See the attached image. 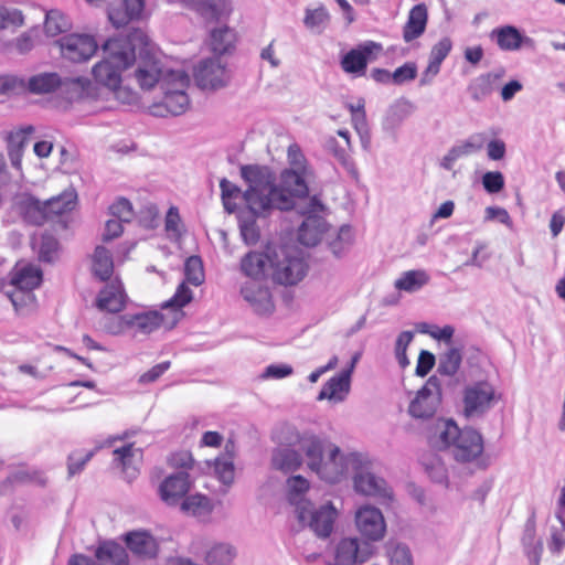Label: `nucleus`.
Listing matches in <instances>:
<instances>
[{"label": "nucleus", "instance_id": "obj_42", "mask_svg": "<svg viewBox=\"0 0 565 565\" xmlns=\"http://www.w3.org/2000/svg\"><path fill=\"white\" fill-rule=\"evenodd\" d=\"M235 33L227 25L214 28L210 32V46L214 53L224 54L233 47Z\"/></svg>", "mask_w": 565, "mask_h": 565}, {"label": "nucleus", "instance_id": "obj_63", "mask_svg": "<svg viewBox=\"0 0 565 565\" xmlns=\"http://www.w3.org/2000/svg\"><path fill=\"white\" fill-rule=\"evenodd\" d=\"M109 212L114 218L125 223L130 222L134 216L131 203L124 198L118 199L114 204H111L109 206Z\"/></svg>", "mask_w": 565, "mask_h": 565}, {"label": "nucleus", "instance_id": "obj_37", "mask_svg": "<svg viewBox=\"0 0 565 565\" xmlns=\"http://www.w3.org/2000/svg\"><path fill=\"white\" fill-rule=\"evenodd\" d=\"M234 443L232 440H227L224 447V454L214 460V472L220 481L226 486L232 484L234 481Z\"/></svg>", "mask_w": 565, "mask_h": 565}, {"label": "nucleus", "instance_id": "obj_41", "mask_svg": "<svg viewBox=\"0 0 565 565\" xmlns=\"http://www.w3.org/2000/svg\"><path fill=\"white\" fill-rule=\"evenodd\" d=\"M90 82L84 77L61 78L58 93L68 102L82 99L86 96Z\"/></svg>", "mask_w": 565, "mask_h": 565}, {"label": "nucleus", "instance_id": "obj_52", "mask_svg": "<svg viewBox=\"0 0 565 565\" xmlns=\"http://www.w3.org/2000/svg\"><path fill=\"white\" fill-rule=\"evenodd\" d=\"M486 143V135L484 134H475L471 135L467 140L455 145L450 148L452 153L457 159L462 157L471 156L478 151H480Z\"/></svg>", "mask_w": 565, "mask_h": 565}, {"label": "nucleus", "instance_id": "obj_54", "mask_svg": "<svg viewBox=\"0 0 565 565\" xmlns=\"http://www.w3.org/2000/svg\"><path fill=\"white\" fill-rule=\"evenodd\" d=\"M184 276L186 282L193 286H200L204 282V269L202 259L199 256H190L184 263Z\"/></svg>", "mask_w": 565, "mask_h": 565}, {"label": "nucleus", "instance_id": "obj_26", "mask_svg": "<svg viewBox=\"0 0 565 565\" xmlns=\"http://www.w3.org/2000/svg\"><path fill=\"white\" fill-rule=\"evenodd\" d=\"M143 7V0H120L118 6L108 9V19L115 28L125 26L141 17Z\"/></svg>", "mask_w": 565, "mask_h": 565}, {"label": "nucleus", "instance_id": "obj_2", "mask_svg": "<svg viewBox=\"0 0 565 565\" xmlns=\"http://www.w3.org/2000/svg\"><path fill=\"white\" fill-rule=\"evenodd\" d=\"M103 58L93 67V76L99 84L110 88L121 81V72L136 61L131 38H111L102 46Z\"/></svg>", "mask_w": 565, "mask_h": 565}, {"label": "nucleus", "instance_id": "obj_23", "mask_svg": "<svg viewBox=\"0 0 565 565\" xmlns=\"http://www.w3.org/2000/svg\"><path fill=\"white\" fill-rule=\"evenodd\" d=\"M134 63L137 64L135 78L141 89L149 90L156 84H159L160 88L162 89V79L170 71L163 72L159 61L152 57H140L139 60L136 58Z\"/></svg>", "mask_w": 565, "mask_h": 565}, {"label": "nucleus", "instance_id": "obj_6", "mask_svg": "<svg viewBox=\"0 0 565 565\" xmlns=\"http://www.w3.org/2000/svg\"><path fill=\"white\" fill-rule=\"evenodd\" d=\"M349 465H352L353 487L358 493L375 498L383 503L393 500L392 488L383 478L372 472L370 460L362 455L352 456Z\"/></svg>", "mask_w": 565, "mask_h": 565}, {"label": "nucleus", "instance_id": "obj_29", "mask_svg": "<svg viewBox=\"0 0 565 565\" xmlns=\"http://www.w3.org/2000/svg\"><path fill=\"white\" fill-rule=\"evenodd\" d=\"M428 10L425 3L414 6L403 28V39L406 43L419 38L426 30Z\"/></svg>", "mask_w": 565, "mask_h": 565}, {"label": "nucleus", "instance_id": "obj_47", "mask_svg": "<svg viewBox=\"0 0 565 565\" xmlns=\"http://www.w3.org/2000/svg\"><path fill=\"white\" fill-rule=\"evenodd\" d=\"M34 131L33 126H26L15 132H12L9 137L10 145V158L14 167L19 168L21 163V150L28 141L29 136Z\"/></svg>", "mask_w": 565, "mask_h": 565}, {"label": "nucleus", "instance_id": "obj_9", "mask_svg": "<svg viewBox=\"0 0 565 565\" xmlns=\"http://www.w3.org/2000/svg\"><path fill=\"white\" fill-rule=\"evenodd\" d=\"M324 205L317 195L309 199L301 214L306 215L305 221L298 230V239L305 246H316L328 230V224L320 215Z\"/></svg>", "mask_w": 565, "mask_h": 565}, {"label": "nucleus", "instance_id": "obj_55", "mask_svg": "<svg viewBox=\"0 0 565 565\" xmlns=\"http://www.w3.org/2000/svg\"><path fill=\"white\" fill-rule=\"evenodd\" d=\"M329 22V13L323 7L317 9H307L303 23L307 29L316 33H321Z\"/></svg>", "mask_w": 565, "mask_h": 565}, {"label": "nucleus", "instance_id": "obj_33", "mask_svg": "<svg viewBox=\"0 0 565 565\" xmlns=\"http://www.w3.org/2000/svg\"><path fill=\"white\" fill-rule=\"evenodd\" d=\"M139 455L140 450L134 448L131 444L114 450V462L122 470L128 481L134 480L138 475L137 456Z\"/></svg>", "mask_w": 565, "mask_h": 565}, {"label": "nucleus", "instance_id": "obj_19", "mask_svg": "<svg viewBox=\"0 0 565 565\" xmlns=\"http://www.w3.org/2000/svg\"><path fill=\"white\" fill-rule=\"evenodd\" d=\"M191 489L190 476L186 471H178L167 476L160 483V499L168 505H177Z\"/></svg>", "mask_w": 565, "mask_h": 565}, {"label": "nucleus", "instance_id": "obj_44", "mask_svg": "<svg viewBox=\"0 0 565 565\" xmlns=\"http://www.w3.org/2000/svg\"><path fill=\"white\" fill-rule=\"evenodd\" d=\"M72 28L70 19L60 10L46 11L44 20V32L47 36L54 38Z\"/></svg>", "mask_w": 565, "mask_h": 565}, {"label": "nucleus", "instance_id": "obj_12", "mask_svg": "<svg viewBox=\"0 0 565 565\" xmlns=\"http://www.w3.org/2000/svg\"><path fill=\"white\" fill-rule=\"evenodd\" d=\"M376 554L375 545L358 537H343L334 546L333 565H362Z\"/></svg>", "mask_w": 565, "mask_h": 565}, {"label": "nucleus", "instance_id": "obj_8", "mask_svg": "<svg viewBox=\"0 0 565 565\" xmlns=\"http://www.w3.org/2000/svg\"><path fill=\"white\" fill-rule=\"evenodd\" d=\"M42 270L33 264H17L11 273V286L14 291L8 292L14 307L32 301L34 296L31 291L42 282Z\"/></svg>", "mask_w": 565, "mask_h": 565}, {"label": "nucleus", "instance_id": "obj_58", "mask_svg": "<svg viewBox=\"0 0 565 565\" xmlns=\"http://www.w3.org/2000/svg\"><path fill=\"white\" fill-rule=\"evenodd\" d=\"M164 228L168 236L172 239H179L183 233V225L177 206H170L164 220Z\"/></svg>", "mask_w": 565, "mask_h": 565}, {"label": "nucleus", "instance_id": "obj_50", "mask_svg": "<svg viewBox=\"0 0 565 565\" xmlns=\"http://www.w3.org/2000/svg\"><path fill=\"white\" fill-rule=\"evenodd\" d=\"M354 233L350 225H342L335 237L330 241L329 246L332 254L341 257L353 244Z\"/></svg>", "mask_w": 565, "mask_h": 565}, {"label": "nucleus", "instance_id": "obj_3", "mask_svg": "<svg viewBox=\"0 0 565 565\" xmlns=\"http://www.w3.org/2000/svg\"><path fill=\"white\" fill-rule=\"evenodd\" d=\"M192 299V290L184 284H180L173 297L162 306L163 309H170V315L166 316L159 311L129 313L130 333L134 337L147 335L160 327L172 329L184 316L182 308Z\"/></svg>", "mask_w": 565, "mask_h": 565}, {"label": "nucleus", "instance_id": "obj_17", "mask_svg": "<svg viewBox=\"0 0 565 565\" xmlns=\"http://www.w3.org/2000/svg\"><path fill=\"white\" fill-rule=\"evenodd\" d=\"M76 203V193L74 191H64L57 196H53L46 201H40L35 198H28L26 206L39 213V218L44 220L55 215H61L72 211Z\"/></svg>", "mask_w": 565, "mask_h": 565}, {"label": "nucleus", "instance_id": "obj_11", "mask_svg": "<svg viewBox=\"0 0 565 565\" xmlns=\"http://www.w3.org/2000/svg\"><path fill=\"white\" fill-rule=\"evenodd\" d=\"M355 529L364 542H380L386 534V522L382 511L371 504H364L354 513Z\"/></svg>", "mask_w": 565, "mask_h": 565}, {"label": "nucleus", "instance_id": "obj_28", "mask_svg": "<svg viewBox=\"0 0 565 565\" xmlns=\"http://www.w3.org/2000/svg\"><path fill=\"white\" fill-rule=\"evenodd\" d=\"M241 294L257 313H268L273 310L271 296L268 288L256 282H246Z\"/></svg>", "mask_w": 565, "mask_h": 565}, {"label": "nucleus", "instance_id": "obj_34", "mask_svg": "<svg viewBox=\"0 0 565 565\" xmlns=\"http://www.w3.org/2000/svg\"><path fill=\"white\" fill-rule=\"evenodd\" d=\"M61 76L55 72H43L31 76L26 83L20 81L32 94L43 95L58 90Z\"/></svg>", "mask_w": 565, "mask_h": 565}, {"label": "nucleus", "instance_id": "obj_13", "mask_svg": "<svg viewBox=\"0 0 565 565\" xmlns=\"http://www.w3.org/2000/svg\"><path fill=\"white\" fill-rule=\"evenodd\" d=\"M440 401V386L436 376H430L411 402L408 413L414 418L431 417Z\"/></svg>", "mask_w": 565, "mask_h": 565}, {"label": "nucleus", "instance_id": "obj_5", "mask_svg": "<svg viewBox=\"0 0 565 565\" xmlns=\"http://www.w3.org/2000/svg\"><path fill=\"white\" fill-rule=\"evenodd\" d=\"M189 84L190 77L184 71L169 72L162 79V100L149 106L150 114L157 117L184 114L190 107V99L185 93Z\"/></svg>", "mask_w": 565, "mask_h": 565}, {"label": "nucleus", "instance_id": "obj_40", "mask_svg": "<svg viewBox=\"0 0 565 565\" xmlns=\"http://www.w3.org/2000/svg\"><path fill=\"white\" fill-rule=\"evenodd\" d=\"M92 270L100 280H107L114 271V262L110 252L104 246H97L92 256Z\"/></svg>", "mask_w": 565, "mask_h": 565}, {"label": "nucleus", "instance_id": "obj_20", "mask_svg": "<svg viewBox=\"0 0 565 565\" xmlns=\"http://www.w3.org/2000/svg\"><path fill=\"white\" fill-rule=\"evenodd\" d=\"M459 429L452 419L437 418L427 428V441L434 449L449 450Z\"/></svg>", "mask_w": 565, "mask_h": 565}, {"label": "nucleus", "instance_id": "obj_1", "mask_svg": "<svg viewBox=\"0 0 565 565\" xmlns=\"http://www.w3.org/2000/svg\"><path fill=\"white\" fill-rule=\"evenodd\" d=\"M241 177L247 184L250 207L258 214H266L294 210L297 199L308 196V182L313 173L282 170L276 183L268 168L243 166Z\"/></svg>", "mask_w": 565, "mask_h": 565}, {"label": "nucleus", "instance_id": "obj_43", "mask_svg": "<svg viewBox=\"0 0 565 565\" xmlns=\"http://www.w3.org/2000/svg\"><path fill=\"white\" fill-rule=\"evenodd\" d=\"M212 501L203 494H192L183 499L181 510L198 518L207 516L213 511Z\"/></svg>", "mask_w": 565, "mask_h": 565}, {"label": "nucleus", "instance_id": "obj_18", "mask_svg": "<svg viewBox=\"0 0 565 565\" xmlns=\"http://www.w3.org/2000/svg\"><path fill=\"white\" fill-rule=\"evenodd\" d=\"M195 81L202 88H220L228 82V74L220 58H206L195 68Z\"/></svg>", "mask_w": 565, "mask_h": 565}, {"label": "nucleus", "instance_id": "obj_35", "mask_svg": "<svg viewBox=\"0 0 565 565\" xmlns=\"http://www.w3.org/2000/svg\"><path fill=\"white\" fill-rule=\"evenodd\" d=\"M302 465L301 455L289 447H279L273 450L271 466L274 469L289 473L296 471Z\"/></svg>", "mask_w": 565, "mask_h": 565}, {"label": "nucleus", "instance_id": "obj_64", "mask_svg": "<svg viewBox=\"0 0 565 565\" xmlns=\"http://www.w3.org/2000/svg\"><path fill=\"white\" fill-rule=\"evenodd\" d=\"M114 97L122 105L135 106L139 104V94L129 86L120 85L110 87Z\"/></svg>", "mask_w": 565, "mask_h": 565}, {"label": "nucleus", "instance_id": "obj_22", "mask_svg": "<svg viewBox=\"0 0 565 565\" xmlns=\"http://www.w3.org/2000/svg\"><path fill=\"white\" fill-rule=\"evenodd\" d=\"M494 397V390L488 383H478L466 390L465 414L473 416L486 412Z\"/></svg>", "mask_w": 565, "mask_h": 565}, {"label": "nucleus", "instance_id": "obj_21", "mask_svg": "<svg viewBox=\"0 0 565 565\" xmlns=\"http://www.w3.org/2000/svg\"><path fill=\"white\" fill-rule=\"evenodd\" d=\"M243 201L245 203V207L239 210L237 218H238V227L241 232V236L245 244L254 245L258 242L260 237L259 227L257 225V218H266L269 217L273 213L258 214L252 207L247 199V189L244 191Z\"/></svg>", "mask_w": 565, "mask_h": 565}, {"label": "nucleus", "instance_id": "obj_48", "mask_svg": "<svg viewBox=\"0 0 565 565\" xmlns=\"http://www.w3.org/2000/svg\"><path fill=\"white\" fill-rule=\"evenodd\" d=\"M220 188L225 211L228 213H234L238 206L236 200H243L244 191H242L236 184L225 178L220 181Z\"/></svg>", "mask_w": 565, "mask_h": 565}, {"label": "nucleus", "instance_id": "obj_53", "mask_svg": "<svg viewBox=\"0 0 565 565\" xmlns=\"http://www.w3.org/2000/svg\"><path fill=\"white\" fill-rule=\"evenodd\" d=\"M288 499L291 504L298 508L299 504L310 503L302 499L305 492L309 489V482L301 476H294L287 480ZM297 509H295L296 511Z\"/></svg>", "mask_w": 565, "mask_h": 565}, {"label": "nucleus", "instance_id": "obj_24", "mask_svg": "<svg viewBox=\"0 0 565 565\" xmlns=\"http://www.w3.org/2000/svg\"><path fill=\"white\" fill-rule=\"evenodd\" d=\"M271 247L274 245H268L263 252L253 250L247 253L241 260L243 274L253 279L269 277Z\"/></svg>", "mask_w": 565, "mask_h": 565}, {"label": "nucleus", "instance_id": "obj_49", "mask_svg": "<svg viewBox=\"0 0 565 565\" xmlns=\"http://www.w3.org/2000/svg\"><path fill=\"white\" fill-rule=\"evenodd\" d=\"M461 361V351L457 348H450L440 355L437 371L441 375L452 376L459 370Z\"/></svg>", "mask_w": 565, "mask_h": 565}, {"label": "nucleus", "instance_id": "obj_59", "mask_svg": "<svg viewBox=\"0 0 565 565\" xmlns=\"http://www.w3.org/2000/svg\"><path fill=\"white\" fill-rule=\"evenodd\" d=\"M387 555L392 565H413L411 551L404 544L391 542L387 545Z\"/></svg>", "mask_w": 565, "mask_h": 565}, {"label": "nucleus", "instance_id": "obj_27", "mask_svg": "<svg viewBox=\"0 0 565 565\" xmlns=\"http://www.w3.org/2000/svg\"><path fill=\"white\" fill-rule=\"evenodd\" d=\"M296 440L306 455L309 469L316 472L322 463L323 454L327 452L328 446L326 447L318 436L309 433L301 436L297 434Z\"/></svg>", "mask_w": 565, "mask_h": 565}, {"label": "nucleus", "instance_id": "obj_25", "mask_svg": "<svg viewBox=\"0 0 565 565\" xmlns=\"http://www.w3.org/2000/svg\"><path fill=\"white\" fill-rule=\"evenodd\" d=\"M489 38L495 42L501 51L505 52L518 51L523 45H533V40L523 35L514 25L495 28L490 32Z\"/></svg>", "mask_w": 565, "mask_h": 565}, {"label": "nucleus", "instance_id": "obj_62", "mask_svg": "<svg viewBox=\"0 0 565 565\" xmlns=\"http://www.w3.org/2000/svg\"><path fill=\"white\" fill-rule=\"evenodd\" d=\"M104 329L113 335L130 332L129 313L108 318L104 323Z\"/></svg>", "mask_w": 565, "mask_h": 565}, {"label": "nucleus", "instance_id": "obj_56", "mask_svg": "<svg viewBox=\"0 0 565 565\" xmlns=\"http://www.w3.org/2000/svg\"><path fill=\"white\" fill-rule=\"evenodd\" d=\"M471 98L480 102L492 93V82L489 74L480 75L475 78L468 86Z\"/></svg>", "mask_w": 565, "mask_h": 565}, {"label": "nucleus", "instance_id": "obj_60", "mask_svg": "<svg viewBox=\"0 0 565 565\" xmlns=\"http://www.w3.org/2000/svg\"><path fill=\"white\" fill-rule=\"evenodd\" d=\"M414 339V332L413 331H403L398 334L396 342H395V358L402 369H405L409 365V360L406 355V350L411 342Z\"/></svg>", "mask_w": 565, "mask_h": 565}, {"label": "nucleus", "instance_id": "obj_45", "mask_svg": "<svg viewBox=\"0 0 565 565\" xmlns=\"http://www.w3.org/2000/svg\"><path fill=\"white\" fill-rule=\"evenodd\" d=\"M236 556L235 548L228 543H215L205 553L209 565H228Z\"/></svg>", "mask_w": 565, "mask_h": 565}, {"label": "nucleus", "instance_id": "obj_4", "mask_svg": "<svg viewBox=\"0 0 565 565\" xmlns=\"http://www.w3.org/2000/svg\"><path fill=\"white\" fill-rule=\"evenodd\" d=\"M308 264L303 253L295 245H274L269 278L276 284L294 286L307 275Z\"/></svg>", "mask_w": 565, "mask_h": 565}, {"label": "nucleus", "instance_id": "obj_32", "mask_svg": "<svg viewBox=\"0 0 565 565\" xmlns=\"http://www.w3.org/2000/svg\"><path fill=\"white\" fill-rule=\"evenodd\" d=\"M351 388V379L348 373H340L331 377L321 388L318 399H328L333 403L343 402Z\"/></svg>", "mask_w": 565, "mask_h": 565}, {"label": "nucleus", "instance_id": "obj_31", "mask_svg": "<svg viewBox=\"0 0 565 565\" xmlns=\"http://www.w3.org/2000/svg\"><path fill=\"white\" fill-rule=\"evenodd\" d=\"M128 548L140 557H153L158 551L157 540L147 531H132L125 536Z\"/></svg>", "mask_w": 565, "mask_h": 565}, {"label": "nucleus", "instance_id": "obj_36", "mask_svg": "<svg viewBox=\"0 0 565 565\" xmlns=\"http://www.w3.org/2000/svg\"><path fill=\"white\" fill-rule=\"evenodd\" d=\"M190 9L207 22L218 21L230 12L226 0H193Z\"/></svg>", "mask_w": 565, "mask_h": 565}, {"label": "nucleus", "instance_id": "obj_51", "mask_svg": "<svg viewBox=\"0 0 565 565\" xmlns=\"http://www.w3.org/2000/svg\"><path fill=\"white\" fill-rule=\"evenodd\" d=\"M422 465L433 481L438 483L447 481V468L439 457L427 454L422 457Z\"/></svg>", "mask_w": 565, "mask_h": 565}, {"label": "nucleus", "instance_id": "obj_10", "mask_svg": "<svg viewBox=\"0 0 565 565\" xmlns=\"http://www.w3.org/2000/svg\"><path fill=\"white\" fill-rule=\"evenodd\" d=\"M60 55L70 62L88 61L97 51L98 44L94 36L83 33H70L54 41Z\"/></svg>", "mask_w": 565, "mask_h": 565}, {"label": "nucleus", "instance_id": "obj_39", "mask_svg": "<svg viewBox=\"0 0 565 565\" xmlns=\"http://www.w3.org/2000/svg\"><path fill=\"white\" fill-rule=\"evenodd\" d=\"M415 106L407 99H401L394 103L387 110L383 120V127L386 130L397 128L411 114Z\"/></svg>", "mask_w": 565, "mask_h": 565}, {"label": "nucleus", "instance_id": "obj_46", "mask_svg": "<svg viewBox=\"0 0 565 565\" xmlns=\"http://www.w3.org/2000/svg\"><path fill=\"white\" fill-rule=\"evenodd\" d=\"M428 282V275L423 270H409L395 280L394 286L398 290L414 292Z\"/></svg>", "mask_w": 565, "mask_h": 565}, {"label": "nucleus", "instance_id": "obj_38", "mask_svg": "<svg viewBox=\"0 0 565 565\" xmlns=\"http://www.w3.org/2000/svg\"><path fill=\"white\" fill-rule=\"evenodd\" d=\"M96 557L100 565H128L126 550L115 542L103 543L96 552Z\"/></svg>", "mask_w": 565, "mask_h": 565}, {"label": "nucleus", "instance_id": "obj_14", "mask_svg": "<svg viewBox=\"0 0 565 565\" xmlns=\"http://www.w3.org/2000/svg\"><path fill=\"white\" fill-rule=\"evenodd\" d=\"M448 451L458 462H471L483 451L482 436L472 428L459 429Z\"/></svg>", "mask_w": 565, "mask_h": 565}, {"label": "nucleus", "instance_id": "obj_30", "mask_svg": "<svg viewBox=\"0 0 565 565\" xmlns=\"http://www.w3.org/2000/svg\"><path fill=\"white\" fill-rule=\"evenodd\" d=\"M125 301L126 295L122 286L120 282L116 281L107 285L99 291L96 306L99 310L115 313L124 308Z\"/></svg>", "mask_w": 565, "mask_h": 565}, {"label": "nucleus", "instance_id": "obj_61", "mask_svg": "<svg viewBox=\"0 0 565 565\" xmlns=\"http://www.w3.org/2000/svg\"><path fill=\"white\" fill-rule=\"evenodd\" d=\"M24 24V17L21 10L14 8H7L0 4V30L10 26H22Z\"/></svg>", "mask_w": 565, "mask_h": 565}, {"label": "nucleus", "instance_id": "obj_57", "mask_svg": "<svg viewBox=\"0 0 565 565\" xmlns=\"http://www.w3.org/2000/svg\"><path fill=\"white\" fill-rule=\"evenodd\" d=\"M287 160L289 163V168L285 170H294L297 172H308L313 173L311 168L308 166V162L297 143L289 145L287 149Z\"/></svg>", "mask_w": 565, "mask_h": 565}, {"label": "nucleus", "instance_id": "obj_16", "mask_svg": "<svg viewBox=\"0 0 565 565\" xmlns=\"http://www.w3.org/2000/svg\"><path fill=\"white\" fill-rule=\"evenodd\" d=\"M382 51L380 43L369 41L349 51L341 60L342 70L355 76L364 75L367 63Z\"/></svg>", "mask_w": 565, "mask_h": 565}, {"label": "nucleus", "instance_id": "obj_7", "mask_svg": "<svg viewBox=\"0 0 565 565\" xmlns=\"http://www.w3.org/2000/svg\"><path fill=\"white\" fill-rule=\"evenodd\" d=\"M296 515L298 521L318 537L327 539L333 531L338 511L330 502L319 508H315L312 503H302L298 505Z\"/></svg>", "mask_w": 565, "mask_h": 565}, {"label": "nucleus", "instance_id": "obj_15", "mask_svg": "<svg viewBox=\"0 0 565 565\" xmlns=\"http://www.w3.org/2000/svg\"><path fill=\"white\" fill-rule=\"evenodd\" d=\"M352 456H361L360 454L342 455L339 447L328 445L327 458L322 460L321 466L317 469L316 473L329 483H335L341 480L349 471H352V465H349V459Z\"/></svg>", "mask_w": 565, "mask_h": 565}]
</instances>
